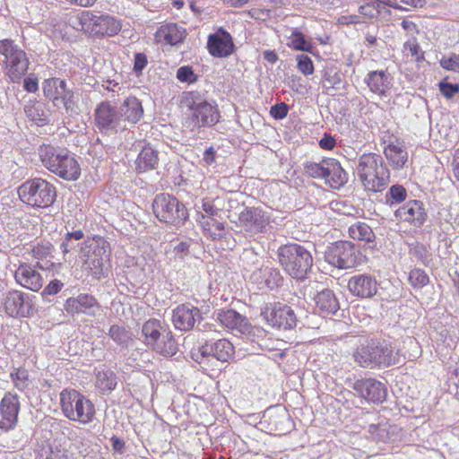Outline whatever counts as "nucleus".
Instances as JSON below:
<instances>
[{
  "label": "nucleus",
  "mask_w": 459,
  "mask_h": 459,
  "mask_svg": "<svg viewBox=\"0 0 459 459\" xmlns=\"http://www.w3.org/2000/svg\"><path fill=\"white\" fill-rule=\"evenodd\" d=\"M352 388L359 397L369 403H382L386 398V388L375 378H361L352 384Z\"/></svg>",
  "instance_id": "obj_21"
},
{
  "label": "nucleus",
  "mask_w": 459,
  "mask_h": 459,
  "mask_svg": "<svg viewBox=\"0 0 459 459\" xmlns=\"http://www.w3.org/2000/svg\"><path fill=\"white\" fill-rule=\"evenodd\" d=\"M44 96L53 103L54 107H63L70 115L78 114L79 107L74 91L67 85L65 79L51 77L42 83Z\"/></svg>",
  "instance_id": "obj_8"
},
{
  "label": "nucleus",
  "mask_w": 459,
  "mask_h": 459,
  "mask_svg": "<svg viewBox=\"0 0 459 459\" xmlns=\"http://www.w3.org/2000/svg\"><path fill=\"white\" fill-rule=\"evenodd\" d=\"M203 211L205 212L209 216V220L204 221L205 216L203 214V234L212 237L210 221L213 226L216 227L217 230H223L221 223L218 222L216 219L213 218L219 215V213L221 212V209L217 208L213 203L204 202L203 203Z\"/></svg>",
  "instance_id": "obj_39"
},
{
  "label": "nucleus",
  "mask_w": 459,
  "mask_h": 459,
  "mask_svg": "<svg viewBox=\"0 0 459 459\" xmlns=\"http://www.w3.org/2000/svg\"><path fill=\"white\" fill-rule=\"evenodd\" d=\"M259 275L264 279L265 285L273 289L277 287L281 281L279 271L271 267H264L259 270Z\"/></svg>",
  "instance_id": "obj_48"
},
{
  "label": "nucleus",
  "mask_w": 459,
  "mask_h": 459,
  "mask_svg": "<svg viewBox=\"0 0 459 459\" xmlns=\"http://www.w3.org/2000/svg\"><path fill=\"white\" fill-rule=\"evenodd\" d=\"M220 114L216 106L203 101V126H212L219 121Z\"/></svg>",
  "instance_id": "obj_46"
},
{
  "label": "nucleus",
  "mask_w": 459,
  "mask_h": 459,
  "mask_svg": "<svg viewBox=\"0 0 459 459\" xmlns=\"http://www.w3.org/2000/svg\"><path fill=\"white\" fill-rule=\"evenodd\" d=\"M325 258L338 269H351L360 264L361 255L352 242L341 240L327 247Z\"/></svg>",
  "instance_id": "obj_11"
},
{
  "label": "nucleus",
  "mask_w": 459,
  "mask_h": 459,
  "mask_svg": "<svg viewBox=\"0 0 459 459\" xmlns=\"http://www.w3.org/2000/svg\"><path fill=\"white\" fill-rule=\"evenodd\" d=\"M214 316L222 325L247 336V339L253 340L252 337L255 335V332L263 333L261 329L254 327L245 316L234 309L218 310L212 314V316Z\"/></svg>",
  "instance_id": "obj_15"
},
{
  "label": "nucleus",
  "mask_w": 459,
  "mask_h": 459,
  "mask_svg": "<svg viewBox=\"0 0 459 459\" xmlns=\"http://www.w3.org/2000/svg\"><path fill=\"white\" fill-rule=\"evenodd\" d=\"M158 163V152L151 147H144L137 156L135 167L138 172L153 169Z\"/></svg>",
  "instance_id": "obj_37"
},
{
  "label": "nucleus",
  "mask_w": 459,
  "mask_h": 459,
  "mask_svg": "<svg viewBox=\"0 0 459 459\" xmlns=\"http://www.w3.org/2000/svg\"><path fill=\"white\" fill-rule=\"evenodd\" d=\"M403 48L404 49L409 50L411 52V56L415 57L417 60L423 58V53H421V55L420 56V48L417 43V39L415 37H413V39H411L407 40L403 44Z\"/></svg>",
  "instance_id": "obj_58"
},
{
  "label": "nucleus",
  "mask_w": 459,
  "mask_h": 459,
  "mask_svg": "<svg viewBox=\"0 0 459 459\" xmlns=\"http://www.w3.org/2000/svg\"><path fill=\"white\" fill-rule=\"evenodd\" d=\"M392 77L385 71H371L366 78L365 82L370 91L378 95H385L390 89Z\"/></svg>",
  "instance_id": "obj_33"
},
{
  "label": "nucleus",
  "mask_w": 459,
  "mask_h": 459,
  "mask_svg": "<svg viewBox=\"0 0 459 459\" xmlns=\"http://www.w3.org/2000/svg\"><path fill=\"white\" fill-rule=\"evenodd\" d=\"M152 210L160 221L179 227L188 218L187 210L175 196L169 194H159L152 201Z\"/></svg>",
  "instance_id": "obj_10"
},
{
  "label": "nucleus",
  "mask_w": 459,
  "mask_h": 459,
  "mask_svg": "<svg viewBox=\"0 0 459 459\" xmlns=\"http://www.w3.org/2000/svg\"><path fill=\"white\" fill-rule=\"evenodd\" d=\"M353 358L363 368L387 367L392 364L393 349L384 341L369 340L356 349Z\"/></svg>",
  "instance_id": "obj_7"
},
{
  "label": "nucleus",
  "mask_w": 459,
  "mask_h": 459,
  "mask_svg": "<svg viewBox=\"0 0 459 459\" xmlns=\"http://www.w3.org/2000/svg\"><path fill=\"white\" fill-rule=\"evenodd\" d=\"M100 304L96 299L89 294H80L66 299L65 309L68 314L83 313L95 316L100 310Z\"/></svg>",
  "instance_id": "obj_25"
},
{
  "label": "nucleus",
  "mask_w": 459,
  "mask_h": 459,
  "mask_svg": "<svg viewBox=\"0 0 459 459\" xmlns=\"http://www.w3.org/2000/svg\"><path fill=\"white\" fill-rule=\"evenodd\" d=\"M45 109V105L37 100L29 101L24 106L26 117L38 126H44L48 122V114Z\"/></svg>",
  "instance_id": "obj_36"
},
{
  "label": "nucleus",
  "mask_w": 459,
  "mask_h": 459,
  "mask_svg": "<svg viewBox=\"0 0 459 459\" xmlns=\"http://www.w3.org/2000/svg\"><path fill=\"white\" fill-rule=\"evenodd\" d=\"M439 65L443 69L446 71L459 73V55L451 53L447 56H443L439 60Z\"/></svg>",
  "instance_id": "obj_51"
},
{
  "label": "nucleus",
  "mask_w": 459,
  "mask_h": 459,
  "mask_svg": "<svg viewBox=\"0 0 459 459\" xmlns=\"http://www.w3.org/2000/svg\"><path fill=\"white\" fill-rule=\"evenodd\" d=\"M394 216L397 220L407 221L414 227H420L427 220V212L422 202L411 200L398 208Z\"/></svg>",
  "instance_id": "obj_23"
},
{
  "label": "nucleus",
  "mask_w": 459,
  "mask_h": 459,
  "mask_svg": "<svg viewBox=\"0 0 459 459\" xmlns=\"http://www.w3.org/2000/svg\"><path fill=\"white\" fill-rule=\"evenodd\" d=\"M327 179L325 182L333 188H339L348 181V174L335 159L328 158Z\"/></svg>",
  "instance_id": "obj_34"
},
{
  "label": "nucleus",
  "mask_w": 459,
  "mask_h": 459,
  "mask_svg": "<svg viewBox=\"0 0 459 459\" xmlns=\"http://www.w3.org/2000/svg\"><path fill=\"white\" fill-rule=\"evenodd\" d=\"M142 334L143 342L164 357H172L178 351L172 331L164 321L156 318L147 320L143 325Z\"/></svg>",
  "instance_id": "obj_3"
},
{
  "label": "nucleus",
  "mask_w": 459,
  "mask_h": 459,
  "mask_svg": "<svg viewBox=\"0 0 459 459\" xmlns=\"http://www.w3.org/2000/svg\"><path fill=\"white\" fill-rule=\"evenodd\" d=\"M63 285L64 284L60 281L53 280L44 288L43 294L55 295L61 290Z\"/></svg>",
  "instance_id": "obj_59"
},
{
  "label": "nucleus",
  "mask_w": 459,
  "mask_h": 459,
  "mask_svg": "<svg viewBox=\"0 0 459 459\" xmlns=\"http://www.w3.org/2000/svg\"><path fill=\"white\" fill-rule=\"evenodd\" d=\"M108 335L114 342L121 348H127L133 341L131 333L124 326L113 325L110 326Z\"/></svg>",
  "instance_id": "obj_41"
},
{
  "label": "nucleus",
  "mask_w": 459,
  "mask_h": 459,
  "mask_svg": "<svg viewBox=\"0 0 459 459\" xmlns=\"http://www.w3.org/2000/svg\"><path fill=\"white\" fill-rule=\"evenodd\" d=\"M90 11H82L74 15H71L67 21L69 26L77 31H82L87 34L89 24Z\"/></svg>",
  "instance_id": "obj_43"
},
{
  "label": "nucleus",
  "mask_w": 459,
  "mask_h": 459,
  "mask_svg": "<svg viewBox=\"0 0 459 459\" xmlns=\"http://www.w3.org/2000/svg\"><path fill=\"white\" fill-rule=\"evenodd\" d=\"M408 281L414 289H421L429 283V277L424 270L414 268L410 271Z\"/></svg>",
  "instance_id": "obj_45"
},
{
  "label": "nucleus",
  "mask_w": 459,
  "mask_h": 459,
  "mask_svg": "<svg viewBox=\"0 0 459 459\" xmlns=\"http://www.w3.org/2000/svg\"><path fill=\"white\" fill-rule=\"evenodd\" d=\"M350 292L359 299H371L378 290V282L375 276L359 273L351 276L348 281Z\"/></svg>",
  "instance_id": "obj_22"
},
{
  "label": "nucleus",
  "mask_w": 459,
  "mask_h": 459,
  "mask_svg": "<svg viewBox=\"0 0 459 459\" xmlns=\"http://www.w3.org/2000/svg\"><path fill=\"white\" fill-rule=\"evenodd\" d=\"M148 64L147 56L144 53H135L134 60V72L139 76L142 74L143 70L146 67Z\"/></svg>",
  "instance_id": "obj_56"
},
{
  "label": "nucleus",
  "mask_w": 459,
  "mask_h": 459,
  "mask_svg": "<svg viewBox=\"0 0 459 459\" xmlns=\"http://www.w3.org/2000/svg\"><path fill=\"white\" fill-rule=\"evenodd\" d=\"M315 308L323 316L334 315L340 308L334 292L329 289L316 290L314 296Z\"/></svg>",
  "instance_id": "obj_28"
},
{
  "label": "nucleus",
  "mask_w": 459,
  "mask_h": 459,
  "mask_svg": "<svg viewBox=\"0 0 459 459\" xmlns=\"http://www.w3.org/2000/svg\"><path fill=\"white\" fill-rule=\"evenodd\" d=\"M0 55L4 56L6 69L5 74L13 82H18L25 76L29 68V58L26 52L13 39H0Z\"/></svg>",
  "instance_id": "obj_9"
},
{
  "label": "nucleus",
  "mask_w": 459,
  "mask_h": 459,
  "mask_svg": "<svg viewBox=\"0 0 459 459\" xmlns=\"http://www.w3.org/2000/svg\"><path fill=\"white\" fill-rule=\"evenodd\" d=\"M291 48L299 51L311 52L313 46L307 41L302 32L295 30L290 37V43L288 44Z\"/></svg>",
  "instance_id": "obj_44"
},
{
  "label": "nucleus",
  "mask_w": 459,
  "mask_h": 459,
  "mask_svg": "<svg viewBox=\"0 0 459 459\" xmlns=\"http://www.w3.org/2000/svg\"><path fill=\"white\" fill-rule=\"evenodd\" d=\"M23 88L28 92H35L39 89L38 80L32 74L27 76L23 80Z\"/></svg>",
  "instance_id": "obj_61"
},
{
  "label": "nucleus",
  "mask_w": 459,
  "mask_h": 459,
  "mask_svg": "<svg viewBox=\"0 0 459 459\" xmlns=\"http://www.w3.org/2000/svg\"><path fill=\"white\" fill-rule=\"evenodd\" d=\"M279 263L292 278L305 279L313 266L311 252L303 245L289 243L277 251Z\"/></svg>",
  "instance_id": "obj_2"
},
{
  "label": "nucleus",
  "mask_w": 459,
  "mask_h": 459,
  "mask_svg": "<svg viewBox=\"0 0 459 459\" xmlns=\"http://www.w3.org/2000/svg\"><path fill=\"white\" fill-rule=\"evenodd\" d=\"M177 78L181 82L192 83L197 82L198 75L194 73L192 67L184 65L178 69Z\"/></svg>",
  "instance_id": "obj_52"
},
{
  "label": "nucleus",
  "mask_w": 459,
  "mask_h": 459,
  "mask_svg": "<svg viewBox=\"0 0 459 459\" xmlns=\"http://www.w3.org/2000/svg\"><path fill=\"white\" fill-rule=\"evenodd\" d=\"M297 61H298V69L304 74V75H310L314 73V65L311 60V58L304 54H300L297 56Z\"/></svg>",
  "instance_id": "obj_53"
},
{
  "label": "nucleus",
  "mask_w": 459,
  "mask_h": 459,
  "mask_svg": "<svg viewBox=\"0 0 459 459\" xmlns=\"http://www.w3.org/2000/svg\"><path fill=\"white\" fill-rule=\"evenodd\" d=\"M181 107L185 115L192 119L194 126L200 127L199 115L201 114V93L198 91L185 92L181 100Z\"/></svg>",
  "instance_id": "obj_32"
},
{
  "label": "nucleus",
  "mask_w": 459,
  "mask_h": 459,
  "mask_svg": "<svg viewBox=\"0 0 459 459\" xmlns=\"http://www.w3.org/2000/svg\"><path fill=\"white\" fill-rule=\"evenodd\" d=\"M369 431L374 435L376 434V438L382 442H387L389 439L388 433L385 429L381 428L379 426L371 425L369 427Z\"/></svg>",
  "instance_id": "obj_60"
},
{
  "label": "nucleus",
  "mask_w": 459,
  "mask_h": 459,
  "mask_svg": "<svg viewBox=\"0 0 459 459\" xmlns=\"http://www.w3.org/2000/svg\"><path fill=\"white\" fill-rule=\"evenodd\" d=\"M401 26L406 31L407 35L411 36L412 39L419 33L418 26L411 21L403 20Z\"/></svg>",
  "instance_id": "obj_62"
},
{
  "label": "nucleus",
  "mask_w": 459,
  "mask_h": 459,
  "mask_svg": "<svg viewBox=\"0 0 459 459\" xmlns=\"http://www.w3.org/2000/svg\"><path fill=\"white\" fill-rule=\"evenodd\" d=\"M241 225L252 233L263 232L269 223V217L258 207H247L238 216Z\"/></svg>",
  "instance_id": "obj_24"
},
{
  "label": "nucleus",
  "mask_w": 459,
  "mask_h": 459,
  "mask_svg": "<svg viewBox=\"0 0 459 459\" xmlns=\"http://www.w3.org/2000/svg\"><path fill=\"white\" fill-rule=\"evenodd\" d=\"M19 411V395L17 394L6 392L0 402V429L7 432L14 429L18 422Z\"/></svg>",
  "instance_id": "obj_20"
},
{
  "label": "nucleus",
  "mask_w": 459,
  "mask_h": 459,
  "mask_svg": "<svg viewBox=\"0 0 459 459\" xmlns=\"http://www.w3.org/2000/svg\"><path fill=\"white\" fill-rule=\"evenodd\" d=\"M5 313L13 317H27L33 312L29 295L20 290L8 291L3 299Z\"/></svg>",
  "instance_id": "obj_17"
},
{
  "label": "nucleus",
  "mask_w": 459,
  "mask_h": 459,
  "mask_svg": "<svg viewBox=\"0 0 459 459\" xmlns=\"http://www.w3.org/2000/svg\"><path fill=\"white\" fill-rule=\"evenodd\" d=\"M154 36L158 43L178 46L186 37V30L177 23H166L157 30Z\"/></svg>",
  "instance_id": "obj_26"
},
{
  "label": "nucleus",
  "mask_w": 459,
  "mask_h": 459,
  "mask_svg": "<svg viewBox=\"0 0 459 459\" xmlns=\"http://www.w3.org/2000/svg\"><path fill=\"white\" fill-rule=\"evenodd\" d=\"M357 174L367 193L383 192L389 181L390 172L384 159L377 153L361 155L358 160Z\"/></svg>",
  "instance_id": "obj_1"
},
{
  "label": "nucleus",
  "mask_w": 459,
  "mask_h": 459,
  "mask_svg": "<svg viewBox=\"0 0 459 459\" xmlns=\"http://www.w3.org/2000/svg\"><path fill=\"white\" fill-rule=\"evenodd\" d=\"M117 110L120 119L131 124H136L143 117L142 103L134 96L127 97Z\"/></svg>",
  "instance_id": "obj_30"
},
{
  "label": "nucleus",
  "mask_w": 459,
  "mask_h": 459,
  "mask_svg": "<svg viewBox=\"0 0 459 459\" xmlns=\"http://www.w3.org/2000/svg\"><path fill=\"white\" fill-rule=\"evenodd\" d=\"M94 122L99 131L105 134L125 129V126H121L118 110L107 101H102L95 108Z\"/></svg>",
  "instance_id": "obj_16"
},
{
  "label": "nucleus",
  "mask_w": 459,
  "mask_h": 459,
  "mask_svg": "<svg viewBox=\"0 0 459 459\" xmlns=\"http://www.w3.org/2000/svg\"><path fill=\"white\" fill-rule=\"evenodd\" d=\"M11 378L13 382L14 386L19 391H25L29 386V373L24 368H18L14 372L11 373Z\"/></svg>",
  "instance_id": "obj_50"
},
{
  "label": "nucleus",
  "mask_w": 459,
  "mask_h": 459,
  "mask_svg": "<svg viewBox=\"0 0 459 459\" xmlns=\"http://www.w3.org/2000/svg\"><path fill=\"white\" fill-rule=\"evenodd\" d=\"M85 265L91 273L97 279L105 274L106 264L109 261V243L101 237L94 238L86 247Z\"/></svg>",
  "instance_id": "obj_12"
},
{
  "label": "nucleus",
  "mask_w": 459,
  "mask_h": 459,
  "mask_svg": "<svg viewBox=\"0 0 459 459\" xmlns=\"http://www.w3.org/2000/svg\"><path fill=\"white\" fill-rule=\"evenodd\" d=\"M440 92L448 100L459 92V84L442 81L438 83Z\"/></svg>",
  "instance_id": "obj_54"
},
{
  "label": "nucleus",
  "mask_w": 459,
  "mask_h": 459,
  "mask_svg": "<svg viewBox=\"0 0 459 459\" xmlns=\"http://www.w3.org/2000/svg\"><path fill=\"white\" fill-rule=\"evenodd\" d=\"M261 315L270 325L278 329H292L297 325L294 310L280 302L267 304Z\"/></svg>",
  "instance_id": "obj_14"
},
{
  "label": "nucleus",
  "mask_w": 459,
  "mask_h": 459,
  "mask_svg": "<svg viewBox=\"0 0 459 459\" xmlns=\"http://www.w3.org/2000/svg\"><path fill=\"white\" fill-rule=\"evenodd\" d=\"M410 255L424 265H429L431 261V255L429 250L424 245L420 243L413 244L410 247Z\"/></svg>",
  "instance_id": "obj_47"
},
{
  "label": "nucleus",
  "mask_w": 459,
  "mask_h": 459,
  "mask_svg": "<svg viewBox=\"0 0 459 459\" xmlns=\"http://www.w3.org/2000/svg\"><path fill=\"white\" fill-rule=\"evenodd\" d=\"M206 48L209 54L216 58L229 57L236 51L231 35L221 27L208 36Z\"/></svg>",
  "instance_id": "obj_19"
},
{
  "label": "nucleus",
  "mask_w": 459,
  "mask_h": 459,
  "mask_svg": "<svg viewBox=\"0 0 459 459\" xmlns=\"http://www.w3.org/2000/svg\"><path fill=\"white\" fill-rule=\"evenodd\" d=\"M349 235L354 240L372 243L376 239V235L372 228L363 221H357L349 227Z\"/></svg>",
  "instance_id": "obj_38"
},
{
  "label": "nucleus",
  "mask_w": 459,
  "mask_h": 459,
  "mask_svg": "<svg viewBox=\"0 0 459 459\" xmlns=\"http://www.w3.org/2000/svg\"><path fill=\"white\" fill-rule=\"evenodd\" d=\"M264 417L267 418L270 429L275 431L277 435H283L291 429L290 417L285 409L269 410Z\"/></svg>",
  "instance_id": "obj_31"
},
{
  "label": "nucleus",
  "mask_w": 459,
  "mask_h": 459,
  "mask_svg": "<svg viewBox=\"0 0 459 459\" xmlns=\"http://www.w3.org/2000/svg\"><path fill=\"white\" fill-rule=\"evenodd\" d=\"M17 283L32 291H38L43 285L40 273L30 264H22L14 274Z\"/></svg>",
  "instance_id": "obj_27"
},
{
  "label": "nucleus",
  "mask_w": 459,
  "mask_h": 459,
  "mask_svg": "<svg viewBox=\"0 0 459 459\" xmlns=\"http://www.w3.org/2000/svg\"><path fill=\"white\" fill-rule=\"evenodd\" d=\"M328 159L320 162L307 161L304 164V170L307 175L314 178L327 179Z\"/></svg>",
  "instance_id": "obj_42"
},
{
  "label": "nucleus",
  "mask_w": 459,
  "mask_h": 459,
  "mask_svg": "<svg viewBox=\"0 0 459 459\" xmlns=\"http://www.w3.org/2000/svg\"><path fill=\"white\" fill-rule=\"evenodd\" d=\"M288 111V105L284 102H281L271 107L270 114L275 119H283L287 117Z\"/></svg>",
  "instance_id": "obj_57"
},
{
  "label": "nucleus",
  "mask_w": 459,
  "mask_h": 459,
  "mask_svg": "<svg viewBox=\"0 0 459 459\" xmlns=\"http://www.w3.org/2000/svg\"><path fill=\"white\" fill-rule=\"evenodd\" d=\"M96 386L102 392H111L117 386V376L111 370L99 371L96 375Z\"/></svg>",
  "instance_id": "obj_40"
},
{
  "label": "nucleus",
  "mask_w": 459,
  "mask_h": 459,
  "mask_svg": "<svg viewBox=\"0 0 459 459\" xmlns=\"http://www.w3.org/2000/svg\"><path fill=\"white\" fill-rule=\"evenodd\" d=\"M20 200L33 208H48L56 198V189L48 181L35 178L25 181L18 187Z\"/></svg>",
  "instance_id": "obj_6"
},
{
  "label": "nucleus",
  "mask_w": 459,
  "mask_h": 459,
  "mask_svg": "<svg viewBox=\"0 0 459 459\" xmlns=\"http://www.w3.org/2000/svg\"><path fill=\"white\" fill-rule=\"evenodd\" d=\"M335 144H336L335 139L329 134H325L324 137L321 138L319 141V146L322 149L327 150V151L333 149Z\"/></svg>",
  "instance_id": "obj_64"
},
{
  "label": "nucleus",
  "mask_w": 459,
  "mask_h": 459,
  "mask_svg": "<svg viewBox=\"0 0 459 459\" xmlns=\"http://www.w3.org/2000/svg\"><path fill=\"white\" fill-rule=\"evenodd\" d=\"M203 357L212 356L221 361H227L234 353V347L228 340L212 331L210 325L203 329Z\"/></svg>",
  "instance_id": "obj_13"
},
{
  "label": "nucleus",
  "mask_w": 459,
  "mask_h": 459,
  "mask_svg": "<svg viewBox=\"0 0 459 459\" xmlns=\"http://www.w3.org/2000/svg\"><path fill=\"white\" fill-rule=\"evenodd\" d=\"M52 245L49 242L38 243L33 246L31 252L35 258L42 259L50 254Z\"/></svg>",
  "instance_id": "obj_55"
},
{
  "label": "nucleus",
  "mask_w": 459,
  "mask_h": 459,
  "mask_svg": "<svg viewBox=\"0 0 459 459\" xmlns=\"http://www.w3.org/2000/svg\"><path fill=\"white\" fill-rule=\"evenodd\" d=\"M60 406L64 416L82 424L91 422L96 414L93 403L75 389H64L60 393Z\"/></svg>",
  "instance_id": "obj_5"
},
{
  "label": "nucleus",
  "mask_w": 459,
  "mask_h": 459,
  "mask_svg": "<svg viewBox=\"0 0 459 459\" xmlns=\"http://www.w3.org/2000/svg\"><path fill=\"white\" fill-rule=\"evenodd\" d=\"M87 35L96 38L113 37L122 28L121 22L109 15H97L90 11Z\"/></svg>",
  "instance_id": "obj_18"
},
{
  "label": "nucleus",
  "mask_w": 459,
  "mask_h": 459,
  "mask_svg": "<svg viewBox=\"0 0 459 459\" xmlns=\"http://www.w3.org/2000/svg\"><path fill=\"white\" fill-rule=\"evenodd\" d=\"M384 153L390 165L395 169H401L408 160V152L403 145L390 143L385 147Z\"/></svg>",
  "instance_id": "obj_35"
},
{
  "label": "nucleus",
  "mask_w": 459,
  "mask_h": 459,
  "mask_svg": "<svg viewBox=\"0 0 459 459\" xmlns=\"http://www.w3.org/2000/svg\"><path fill=\"white\" fill-rule=\"evenodd\" d=\"M406 189L401 185H394L385 195L386 202L391 205L400 204L406 199Z\"/></svg>",
  "instance_id": "obj_49"
},
{
  "label": "nucleus",
  "mask_w": 459,
  "mask_h": 459,
  "mask_svg": "<svg viewBox=\"0 0 459 459\" xmlns=\"http://www.w3.org/2000/svg\"><path fill=\"white\" fill-rule=\"evenodd\" d=\"M199 309L190 307L188 305H181L173 310L172 322L176 329L188 331L193 328L195 317H199Z\"/></svg>",
  "instance_id": "obj_29"
},
{
  "label": "nucleus",
  "mask_w": 459,
  "mask_h": 459,
  "mask_svg": "<svg viewBox=\"0 0 459 459\" xmlns=\"http://www.w3.org/2000/svg\"><path fill=\"white\" fill-rule=\"evenodd\" d=\"M216 150L212 146L205 149L204 152L203 153V160L207 165H212L213 163H216Z\"/></svg>",
  "instance_id": "obj_63"
},
{
  "label": "nucleus",
  "mask_w": 459,
  "mask_h": 459,
  "mask_svg": "<svg viewBox=\"0 0 459 459\" xmlns=\"http://www.w3.org/2000/svg\"><path fill=\"white\" fill-rule=\"evenodd\" d=\"M42 164L51 172L65 180H76L81 174L77 160L66 151L43 144L38 149Z\"/></svg>",
  "instance_id": "obj_4"
}]
</instances>
